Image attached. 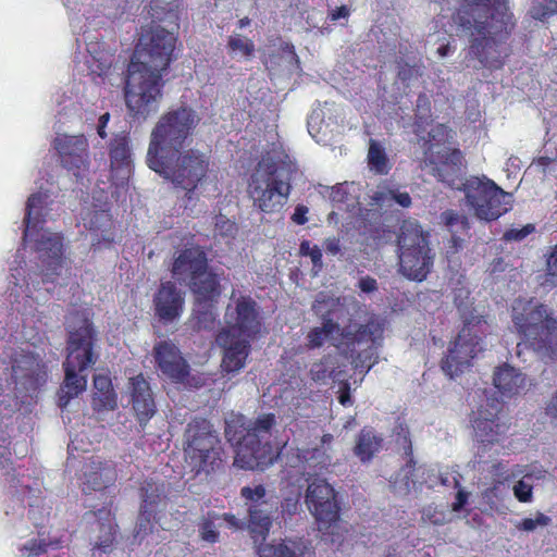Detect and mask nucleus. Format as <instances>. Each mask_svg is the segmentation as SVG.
I'll return each mask as SVG.
<instances>
[{
    "label": "nucleus",
    "mask_w": 557,
    "mask_h": 557,
    "mask_svg": "<svg viewBox=\"0 0 557 557\" xmlns=\"http://www.w3.org/2000/svg\"><path fill=\"white\" fill-rule=\"evenodd\" d=\"M493 384L504 397L517 395L525 385V375L505 363L497 367L493 374Z\"/></svg>",
    "instance_id": "obj_30"
},
{
    "label": "nucleus",
    "mask_w": 557,
    "mask_h": 557,
    "mask_svg": "<svg viewBox=\"0 0 557 557\" xmlns=\"http://www.w3.org/2000/svg\"><path fill=\"white\" fill-rule=\"evenodd\" d=\"M215 342L223 349V371L234 373L244 368L250 352L249 338H240L232 329H222L216 334Z\"/></svg>",
    "instance_id": "obj_21"
},
{
    "label": "nucleus",
    "mask_w": 557,
    "mask_h": 557,
    "mask_svg": "<svg viewBox=\"0 0 557 557\" xmlns=\"http://www.w3.org/2000/svg\"><path fill=\"white\" fill-rule=\"evenodd\" d=\"M199 123L194 109L182 106L164 113L151 132L147 151V164L154 158H163L168 151L183 149Z\"/></svg>",
    "instance_id": "obj_7"
},
{
    "label": "nucleus",
    "mask_w": 557,
    "mask_h": 557,
    "mask_svg": "<svg viewBox=\"0 0 557 557\" xmlns=\"http://www.w3.org/2000/svg\"><path fill=\"white\" fill-rule=\"evenodd\" d=\"M311 379L315 382L324 381L330 376L329 371L323 367L322 363H315L310 370Z\"/></svg>",
    "instance_id": "obj_59"
},
{
    "label": "nucleus",
    "mask_w": 557,
    "mask_h": 557,
    "mask_svg": "<svg viewBox=\"0 0 557 557\" xmlns=\"http://www.w3.org/2000/svg\"><path fill=\"white\" fill-rule=\"evenodd\" d=\"M432 123V115H423L414 113L413 117V133L419 136V139L426 131V127Z\"/></svg>",
    "instance_id": "obj_51"
},
{
    "label": "nucleus",
    "mask_w": 557,
    "mask_h": 557,
    "mask_svg": "<svg viewBox=\"0 0 557 557\" xmlns=\"http://www.w3.org/2000/svg\"><path fill=\"white\" fill-rule=\"evenodd\" d=\"M552 519L542 513V512H537L535 518L532 519V518H524L522 519L517 528L519 530H522V531H525V532H532L536 529V527H547L549 523H550Z\"/></svg>",
    "instance_id": "obj_46"
},
{
    "label": "nucleus",
    "mask_w": 557,
    "mask_h": 557,
    "mask_svg": "<svg viewBox=\"0 0 557 557\" xmlns=\"http://www.w3.org/2000/svg\"><path fill=\"white\" fill-rule=\"evenodd\" d=\"M276 424L274 413H263L255 419L238 442L235 465L245 470H264L277 458L270 441Z\"/></svg>",
    "instance_id": "obj_10"
},
{
    "label": "nucleus",
    "mask_w": 557,
    "mask_h": 557,
    "mask_svg": "<svg viewBox=\"0 0 557 557\" xmlns=\"http://www.w3.org/2000/svg\"><path fill=\"white\" fill-rule=\"evenodd\" d=\"M97 333L91 322L87 319L83 324L69 332L66 342V358L63 366L77 368L79 372H85L98 360V354L95 351Z\"/></svg>",
    "instance_id": "obj_17"
},
{
    "label": "nucleus",
    "mask_w": 557,
    "mask_h": 557,
    "mask_svg": "<svg viewBox=\"0 0 557 557\" xmlns=\"http://www.w3.org/2000/svg\"><path fill=\"white\" fill-rule=\"evenodd\" d=\"M79 480L84 494L102 492L115 484L117 480L116 465L112 460L92 457L84 466Z\"/></svg>",
    "instance_id": "obj_22"
},
{
    "label": "nucleus",
    "mask_w": 557,
    "mask_h": 557,
    "mask_svg": "<svg viewBox=\"0 0 557 557\" xmlns=\"http://www.w3.org/2000/svg\"><path fill=\"white\" fill-rule=\"evenodd\" d=\"M52 147L63 169L72 172L76 177H82L88 173L90 153L89 143L85 135L57 134Z\"/></svg>",
    "instance_id": "obj_18"
},
{
    "label": "nucleus",
    "mask_w": 557,
    "mask_h": 557,
    "mask_svg": "<svg viewBox=\"0 0 557 557\" xmlns=\"http://www.w3.org/2000/svg\"><path fill=\"white\" fill-rule=\"evenodd\" d=\"M396 435V442L403 446L404 453L406 457H408V465H414L413 447L409 429L406 425L400 424Z\"/></svg>",
    "instance_id": "obj_45"
},
{
    "label": "nucleus",
    "mask_w": 557,
    "mask_h": 557,
    "mask_svg": "<svg viewBox=\"0 0 557 557\" xmlns=\"http://www.w3.org/2000/svg\"><path fill=\"white\" fill-rule=\"evenodd\" d=\"M542 285L549 288L557 286V244L552 247L547 256L546 273Z\"/></svg>",
    "instance_id": "obj_43"
},
{
    "label": "nucleus",
    "mask_w": 557,
    "mask_h": 557,
    "mask_svg": "<svg viewBox=\"0 0 557 557\" xmlns=\"http://www.w3.org/2000/svg\"><path fill=\"white\" fill-rule=\"evenodd\" d=\"M107 529L104 533L99 537V541L95 544V548L102 553L111 552L115 542L116 530L111 524H102V529Z\"/></svg>",
    "instance_id": "obj_47"
},
{
    "label": "nucleus",
    "mask_w": 557,
    "mask_h": 557,
    "mask_svg": "<svg viewBox=\"0 0 557 557\" xmlns=\"http://www.w3.org/2000/svg\"><path fill=\"white\" fill-rule=\"evenodd\" d=\"M532 491H533L532 485L525 483L523 480H519L513 485L515 497L521 503H529L532 500V496H533Z\"/></svg>",
    "instance_id": "obj_50"
},
{
    "label": "nucleus",
    "mask_w": 557,
    "mask_h": 557,
    "mask_svg": "<svg viewBox=\"0 0 557 557\" xmlns=\"http://www.w3.org/2000/svg\"><path fill=\"white\" fill-rule=\"evenodd\" d=\"M454 132L446 124L438 123L420 141L424 147V163L430 168V174L438 182L455 187V182L461 174L465 157L459 148H446L435 151L436 145H445L453 138Z\"/></svg>",
    "instance_id": "obj_11"
},
{
    "label": "nucleus",
    "mask_w": 557,
    "mask_h": 557,
    "mask_svg": "<svg viewBox=\"0 0 557 557\" xmlns=\"http://www.w3.org/2000/svg\"><path fill=\"white\" fill-rule=\"evenodd\" d=\"M149 169L169 180L175 187L185 190L190 200L210 172L211 156L196 148L168 151L163 158H154Z\"/></svg>",
    "instance_id": "obj_6"
},
{
    "label": "nucleus",
    "mask_w": 557,
    "mask_h": 557,
    "mask_svg": "<svg viewBox=\"0 0 557 557\" xmlns=\"http://www.w3.org/2000/svg\"><path fill=\"white\" fill-rule=\"evenodd\" d=\"M26 240L35 242V250L39 253L44 262H48L53 268L61 267L63 253V236L59 233H39L38 228L34 231L33 237Z\"/></svg>",
    "instance_id": "obj_29"
},
{
    "label": "nucleus",
    "mask_w": 557,
    "mask_h": 557,
    "mask_svg": "<svg viewBox=\"0 0 557 557\" xmlns=\"http://www.w3.org/2000/svg\"><path fill=\"white\" fill-rule=\"evenodd\" d=\"M156 363L163 375L174 382H184L189 375V366L178 347L171 341H161L153 347Z\"/></svg>",
    "instance_id": "obj_23"
},
{
    "label": "nucleus",
    "mask_w": 557,
    "mask_h": 557,
    "mask_svg": "<svg viewBox=\"0 0 557 557\" xmlns=\"http://www.w3.org/2000/svg\"><path fill=\"white\" fill-rule=\"evenodd\" d=\"M545 411L548 417L557 419V389L549 403L546 405Z\"/></svg>",
    "instance_id": "obj_62"
},
{
    "label": "nucleus",
    "mask_w": 557,
    "mask_h": 557,
    "mask_svg": "<svg viewBox=\"0 0 557 557\" xmlns=\"http://www.w3.org/2000/svg\"><path fill=\"white\" fill-rule=\"evenodd\" d=\"M88 58L86 64L91 75L102 77L106 76L113 63V53L108 49H100V44L89 42L87 45Z\"/></svg>",
    "instance_id": "obj_34"
},
{
    "label": "nucleus",
    "mask_w": 557,
    "mask_h": 557,
    "mask_svg": "<svg viewBox=\"0 0 557 557\" xmlns=\"http://www.w3.org/2000/svg\"><path fill=\"white\" fill-rule=\"evenodd\" d=\"M455 182L453 189L462 190L467 205L474 215L483 221H495L510 209L511 194L500 188L493 180L482 176H470Z\"/></svg>",
    "instance_id": "obj_13"
},
{
    "label": "nucleus",
    "mask_w": 557,
    "mask_h": 557,
    "mask_svg": "<svg viewBox=\"0 0 557 557\" xmlns=\"http://www.w3.org/2000/svg\"><path fill=\"white\" fill-rule=\"evenodd\" d=\"M171 273L176 281L186 283L199 301L221 296L220 277L210 270L207 248L199 244L187 243L174 253Z\"/></svg>",
    "instance_id": "obj_5"
},
{
    "label": "nucleus",
    "mask_w": 557,
    "mask_h": 557,
    "mask_svg": "<svg viewBox=\"0 0 557 557\" xmlns=\"http://www.w3.org/2000/svg\"><path fill=\"white\" fill-rule=\"evenodd\" d=\"M94 387L92 407L96 411L116 409L117 395L109 375L96 374L94 376Z\"/></svg>",
    "instance_id": "obj_31"
},
{
    "label": "nucleus",
    "mask_w": 557,
    "mask_h": 557,
    "mask_svg": "<svg viewBox=\"0 0 557 557\" xmlns=\"http://www.w3.org/2000/svg\"><path fill=\"white\" fill-rule=\"evenodd\" d=\"M467 498V494L462 491H459L456 496V503L453 506L454 510L460 509L466 504Z\"/></svg>",
    "instance_id": "obj_64"
},
{
    "label": "nucleus",
    "mask_w": 557,
    "mask_h": 557,
    "mask_svg": "<svg viewBox=\"0 0 557 557\" xmlns=\"http://www.w3.org/2000/svg\"><path fill=\"white\" fill-rule=\"evenodd\" d=\"M511 322L520 342L517 355L529 349L549 360H557V314L535 298H518L511 307Z\"/></svg>",
    "instance_id": "obj_3"
},
{
    "label": "nucleus",
    "mask_w": 557,
    "mask_h": 557,
    "mask_svg": "<svg viewBox=\"0 0 557 557\" xmlns=\"http://www.w3.org/2000/svg\"><path fill=\"white\" fill-rule=\"evenodd\" d=\"M367 161L369 169L379 175H386L392 169L385 148L375 139L369 141Z\"/></svg>",
    "instance_id": "obj_38"
},
{
    "label": "nucleus",
    "mask_w": 557,
    "mask_h": 557,
    "mask_svg": "<svg viewBox=\"0 0 557 557\" xmlns=\"http://www.w3.org/2000/svg\"><path fill=\"white\" fill-rule=\"evenodd\" d=\"M307 213H308V208L304 205H298L295 208V211L292 215L293 222H295L298 225L306 224L308 221Z\"/></svg>",
    "instance_id": "obj_57"
},
{
    "label": "nucleus",
    "mask_w": 557,
    "mask_h": 557,
    "mask_svg": "<svg viewBox=\"0 0 557 557\" xmlns=\"http://www.w3.org/2000/svg\"><path fill=\"white\" fill-rule=\"evenodd\" d=\"M45 196L40 193L32 194L26 202V213L24 218L25 230L23 232V240L33 237L36 227L45 223L42 207Z\"/></svg>",
    "instance_id": "obj_36"
},
{
    "label": "nucleus",
    "mask_w": 557,
    "mask_h": 557,
    "mask_svg": "<svg viewBox=\"0 0 557 557\" xmlns=\"http://www.w3.org/2000/svg\"><path fill=\"white\" fill-rule=\"evenodd\" d=\"M154 317L162 323L181 318L185 308V293L173 281L161 282L152 297Z\"/></svg>",
    "instance_id": "obj_20"
},
{
    "label": "nucleus",
    "mask_w": 557,
    "mask_h": 557,
    "mask_svg": "<svg viewBox=\"0 0 557 557\" xmlns=\"http://www.w3.org/2000/svg\"><path fill=\"white\" fill-rule=\"evenodd\" d=\"M441 221L450 233L447 252L455 255L462 249L466 238L469 237V219L462 213L447 209L441 213Z\"/></svg>",
    "instance_id": "obj_28"
},
{
    "label": "nucleus",
    "mask_w": 557,
    "mask_h": 557,
    "mask_svg": "<svg viewBox=\"0 0 557 557\" xmlns=\"http://www.w3.org/2000/svg\"><path fill=\"white\" fill-rule=\"evenodd\" d=\"M357 286L364 294H371L379 289L376 280L370 275L360 277Z\"/></svg>",
    "instance_id": "obj_53"
},
{
    "label": "nucleus",
    "mask_w": 557,
    "mask_h": 557,
    "mask_svg": "<svg viewBox=\"0 0 557 557\" xmlns=\"http://www.w3.org/2000/svg\"><path fill=\"white\" fill-rule=\"evenodd\" d=\"M258 546V554L260 557H300L304 555V547L301 540H283L278 543L262 544Z\"/></svg>",
    "instance_id": "obj_35"
},
{
    "label": "nucleus",
    "mask_w": 557,
    "mask_h": 557,
    "mask_svg": "<svg viewBox=\"0 0 557 557\" xmlns=\"http://www.w3.org/2000/svg\"><path fill=\"white\" fill-rule=\"evenodd\" d=\"M128 388L132 408L141 430H145L150 419L157 412L153 394L149 382L143 373L129 379Z\"/></svg>",
    "instance_id": "obj_24"
},
{
    "label": "nucleus",
    "mask_w": 557,
    "mask_h": 557,
    "mask_svg": "<svg viewBox=\"0 0 557 557\" xmlns=\"http://www.w3.org/2000/svg\"><path fill=\"white\" fill-rule=\"evenodd\" d=\"M349 15H350L349 8L347 5H341V7H336L335 9L331 10L329 15H327V18L331 22H336L339 18H346L347 20Z\"/></svg>",
    "instance_id": "obj_56"
},
{
    "label": "nucleus",
    "mask_w": 557,
    "mask_h": 557,
    "mask_svg": "<svg viewBox=\"0 0 557 557\" xmlns=\"http://www.w3.org/2000/svg\"><path fill=\"white\" fill-rule=\"evenodd\" d=\"M290 191V178L281 177L276 161L270 158L259 161L248 183V194L255 208L265 214L280 213L287 205Z\"/></svg>",
    "instance_id": "obj_8"
},
{
    "label": "nucleus",
    "mask_w": 557,
    "mask_h": 557,
    "mask_svg": "<svg viewBox=\"0 0 557 557\" xmlns=\"http://www.w3.org/2000/svg\"><path fill=\"white\" fill-rule=\"evenodd\" d=\"M140 507L136 522V536H146L153 532L154 524L159 522V513L166 509L168 496L164 484L152 479L144 480L139 487Z\"/></svg>",
    "instance_id": "obj_16"
},
{
    "label": "nucleus",
    "mask_w": 557,
    "mask_h": 557,
    "mask_svg": "<svg viewBox=\"0 0 557 557\" xmlns=\"http://www.w3.org/2000/svg\"><path fill=\"white\" fill-rule=\"evenodd\" d=\"M492 411L479 409L473 419V430L478 442L492 445L505 433V425L498 422L499 403H492Z\"/></svg>",
    "instance_id": "obj_26"
},
{
    "label": "nucleus",
    "mask_w": 557,
    "mask_h": 557,
    "mask_svg": "<svg viewBox=\"0 0 557 557\" xmlns=\"http://www.w3.org/2000/svg\"><path fill=\"white\" fill-rule=\"evenodd\" d=\"M414 113H420L423 115H432L431 100L425 92H420L418 95L417 101H416Z\"/></svg>",
    "instance_id": "obj_52"
},
{
    "label": "nucleus",
    "mask_w": 557,
    "mask_h": 557,
    "mask_svg": "<svg viewBox=\"0 0 557 557\" xmlns=\"http://www.w3.org/2000/svg\"><path fill=\"white\" fill-rule=\"evenodd\" d=\"M392 199H394L399 206L408 208L411 205V197L407 191H389Z\"/></svg>",
    "instance_id": "obj_60"
},
{
    "label": "nucleus",
    "mask_w": 557,
    "mask_h": 557,
    "mask_svg": "<svg viewBox=\"0 0 557 557\" xmlns=\"http://www.w3.org/2000/svg\"><path fill=\"white\" fill-rule=\"evenodd\" d=\"M338 401L344 407L350 406L352 404L350 395V385L348 382H344L341 385Z\"/></svg>",
    "instance_id": "obj_58"
},
{
    "label": "nucleus",
    "mask_w": 557,
    "mask_h": 557,
    "mask_svg": "<svg viewBox=\"0 0 557 557\" xmlns=\"http://www.w3.org/2000/svg\"><path fill=\"white\" fill-rule=\"evenodd\" d=\"M486 321L482 317L467 319L449 342L447 352L441 360L442 371L450 379L462 374L472 367L473 360L484 350Z\"/></svg>",
    "instance_id": "obj_12"
},
{
    "label": "nucleus",
    "mask_w": 557,
    "mask_h": 557,
    "mask_svg": "<svg viewBox=\"0 0 557 557\" xmlns=\"http://www.w3.org/2000/svg\"><path fill=\"white\" fill-rule=\"evenodd\" d=\"M453 20L468 36L472 59L488 70L504 67L511 52L506 44L517 25L507 0H462Z\"/></svg>",
    "instance_id": "obj_2"
},
{
    "label": "nucleus",
    "mask_w": 557,
    "mask_h": 557,
    "mask_svg": "<svg viewBox=\"0 0 557 557\" xmlns=\"http://www.w3.org/2000/svg\"><path fill=\"white\" fill-rule=\"evenodd\" d=\"M186 465L196 476L209 478L224 468L225 453L219 433L210 420L193 418L183 434Z\"/></svg>",
    "instance_id": "obj_4"
},
{
    "label": "nucleus",
    "mask_w": 557,
    "mask_h": 557,
    "mask_svg": "<svg viewBox=\"0 0 557 557\" xmlns=\"http://www.w3.org/2000/svg\"><path fill=\"white\" fill-rule=\"evenodd\" d=\"M383 323L376 319H370L364 324H356L355 329L344 327L341 332L343 344L354 354L356 347L361 344H370L367 349L357 352L354 357L357 367H366L369 371L376 362V347L383 338Z\"/></svg>",
    "instance_id": "obj_15"
},
{
    "label": "nucleus",
    "mask_w": 557,
    "mask_h": 557,
    "mask_svg": "<svg viewBox=\"0 0 557 557\" xmlns=\"http://www.w3.org/2000/svg\"><path fill=\"white\" fill-rule=\"evenodd\" d=\"M216 300L199 301L195 297V309L191 314L194 327L197 331H211L216 324V313L214 312V304Z\"/></svg>",
    "instance_id": "obj_37"
},
{
    "label": "nucleus",
    "mask_w": 557,
    "mask_h": 557,
    "mask_svg": "<svg viewBox=\"0 0 557 557\" xmlns=\"http://www.w3.org/2000/svg\"><path fill=\"white\" fill-rule=\"evenodd\" d=\"M178 25L169 30L152 21L140 29L136 54L127 69L124 88L128 115L141 123L158 112L164 82L162 75L177 59Z\"/></svg>",
    "instance_id": "obj_1"
},
{
    "label": "nucleus",
    "mask_w": 557,
    "mask_h": 557,
    "mask_svg": "<svg viewBox=\"0 0 557 557\" xmlns=\"http://www.w3.org/2000/svg\"><path fill=\"white\" fill-rule=\"evenodd\" d=\"M299 255L311 259L313 275H317L322 271V251L318 245H311L310 240L304 239L299 245Z\"/></svg>",
    "instance_id": "obj_41"
},
{
    "label": "nucleus",
    "mask_w": 557,
    "mask_h": 557,
    "mask_svg": "<svg viewBox=\"0 0 557 557\" xmlns=\"http://www.w3.org/2000/svg\"><path fill=\"white\" fill-rule=\"evenodd\" d=\"M299 500L297 497H285L282 502V511L288 516H293L298 511Z\"/></svg>",
    "instance_id": "obj_55"
},
{
    "label": "nucleus",
    "mask_w": 557,
    "mask_h": 557,
    "mask_svg": "<svg viewBox=\"0 0 557 557\" xmlns=\"http://www.w3.org/2000/svg\"><path fill=\"white\" fill-rule=\"evenodd\" d=\"M262 322L257 301L250 296H240L235 301V323L230 329L249 339L255 338L261 331Z\"/></svg>",
    "instance_id": "obj_25"
},
{
    "label": "nucleus",
    "mask_w": 557,
    "mask_h": 557,
    "mask_svg": "<svg viewBox=\"0 0 557 557\" xmlns=\"http://www.w3.org/2000/svg\"><path fill=\"white\" fill-rule=\"evenodd\" d=\"M227 48L231 51H239L246 58L252 57L255 52L252 40L243 38L239 35L228 37Z\"/></svg>",
    "instance_id": "obj_44"
},
{
    "label": "nucleus",
    "mask_w": 557,
    "mask_h": 557,
    "mask_svg": "<svg viewBox=\"0 0 557 557\" xmlns=\"http://www.w3.org/2000/svg\"><path fill=\"white\" fill-rule=\"evenodd\" d=\"M505 237L507 239L521 240L527 237L525 232L522 228H511L506 232Z\"/></svg>",
    "instance_id": "obj_63"
},
{
    "label": "nucleus",
    "mask_w": 557,
    "mask_h": 557,
    "mask_svg": "<svg viewBox=\"0 0 557 557\" xmlns=\"http://www.w3.org/2000/svg\"><path fill=\"white\" fill-rule=\"evenodd\" d=\"M110 170L117 178H127L132 171L129 138L125 134L115 135L109 143Z\"/></svg>",
    "instance_id": "obj_27"
},
{
    "label": "nucleus",
    "mask_w": 557,
    "mask_h": 557,
    "mask_svg": "<svg viewBox=\"0 0 557 557\" xmlns=\"http://www.w3.org/2000/svg\"><path fill=\"white\" fill-rule=\"evenodd\" d=\"M399 265L409 280L422 282L431 272L435 255L430 247V233L418 221H404L398 236Z\"/></svg>",
    "instance_id": "obj_9"
},
{
    "label": "nucleus",
    "mask_w": 557,
    "mask_h": 557,
    "mask_svg": "<svg viewBox=\"0 0 557 557\" xmlns=\"http://www.w3.org/2000/svg\"><path fill=\"white\" fill-rule=\"evenodd\" d=\"M265 496L267 488L263 484L240 488V497L247 506L248 528L253 542L264 541L272 527L270 505Z\"/></svg>",
    "instance_id": "obj_19"
},
{
    "label": "nucleus",
    "mask_w": 557,
    "mask_h": 557,
    "mask_svg": "<svg viewBox=\"0 0 557 557\" xmlns=\"http://www.w3.org/2000/svg\"><path fill=\"white\" fill-rule=\"evenodd\" d=\"M347 185L343 183L332 187L330 197L334 202H345L347 200Z\"/></svg>",
    "instance_id": "obj_54"
},
{
    "label": "nucleus",
    "mask_w": 557,
    "mask_h": 557,
    "mask_svg": "<svg viewBox=\"0 0 557 557\" xmlns=\"http://www.w3.org/2000/svg\"><path fill=\"white\" fill-rule=\"evenodd\" d=\"M200 536L203 541L209 543H215L219 541L220 533L215 529V524L211 519H205L200 524Z\"/></svg>",
    "instance_id": "obj_48"
},
{
    "label": "nucleus",
    "mask_w": 557,
    "mask_h": 557,
    "mask_svg": "<svg viewBox=\"0 0 557 557\" xmlns=\"http://www.w3.org/2000/svg\"><path fill=\"white\" fill-rule=\"evenodd\" d=\"M324 248L326 252L335 256L341 251V243L339 239L336 237L327 238L324 242Z\"/></svg>",
    "instance_id": "obj_61"
},
{
    "label": "nucleus",
    "mask_w": 557,
    "mask_h": 557,
    "mask_svg": "<svg viewBox=\"0 0 557 557\" xmlns=\"http://www.w3.org/2000/svg\"><path fill=\"white\" fill-rule=\"evenodd\" d=\"M46 550L47 544L45 543V541H39L36 539L30 540L21 547L22 554L27 557L38 556L40 554L46 553Z\"/></svg>",
    "instance_id": "obj_49"
},
{
    "label": "nucleus",
    "mask_w": 557,
    "mask_h": 557,
    "mask_svg": "<svg viewBox=\"0 0 557 557\" xmlns=\"http://www.w3.org/2000/svg\"><path fill=\"white\" fill-rule=\"evenodd\" d=\"M383 445V437L373 428L364 426L356 438L354 454L361 462H369L380 451Z\"/></svg>",
    "instance_id": "obj_33"
},
{
    "label": "nucleus",
    "mask_w": 557,
    "mask_h": 557,
    "mask_svg": "<svg viewBox=\"0 0 557 557\" xmlns=\"http://www.w3.org/2000/svg\"><path fill=\"white\" fill-rule=\"evenodd\" d=\"M339 331V324L333 319H323L322 326L313 327L307 335V347L309 349L320 348L324 342L335 332Z\"/></svg>",
    "instance_id": "obj_39"
},
{
    "label": "nucleus",
    "mask_w": 557,
    "mask_h": 557,
    "mask_svg": "<svg viewBox=\"0 0 557 557\" xmlns=\"http://www.w3.org/2000/svg\"><path fill=\"white\" fill-rule=\"evenodd\" d=\"M305 502L319 531L326 533L339 521L341 504L337 499V492L325 479L314 478L309 482Z\"/></svg>",
    "instance_id": "obj_14"
},
{
    "label": "nucleus",
    "mask_w": 557,
    "mask_h": 557,
    "mask_svg": "<svg viewBox=\"0 0 557 557\" xmlns=\"http://www.w3.org/2000/svg\"><path fill=\"white\" fill-rule=\"evenodd\" d=\"M238 233V225L234 220L220 213L214 218V235L222 238L234 239Z\"/></svg>",
    "instance_id": "obj_42"
},
{
    "label": "nucleus",
    "mask_w": 557,
    "mask_h": 557,
    "mask_svg": "<svg viewBox=\"0 0 557 557\" xmlns=\"http://www.w3.org/2000/svg\"><path fill=\"white\" fill-rule=\"evenodd\" d=\"M529 14L535 21L546 22L557 15V0H534Z\"/></svg>",
    "instance_id": "obj_40"
},
{
    "label": "nucleus",
    "mask_w": 557,
    "mask_h": 557,
    "mask_svg": "<svg viewBox=\"0 0 557 557\" xmlns=\"http://www.w3.org/2000/svg\"><path fill=\"white\" fill-rule=\"evenodd\" d=\"M64 381L59 395V406L66 407L70 400L77 397L87 387V375L79 372L77 368L63 366Z\"/></svg>",
    "instance_id": "obj_32"
}]
</instances>
